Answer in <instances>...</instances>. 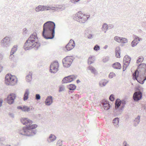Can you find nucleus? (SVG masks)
I'll return each instance as SVG.
<instances>
[{"instance_id":"nucleus-41","label":"nucleus","mask_w":146,"mask_h":146,"mask_svg":"<svg viewBox=\"0 0 146 146\" xmlns=\"http://www.w3.org/2000/svg\"><path fill=\"white\" fill-rule=\"evenodd\" d=\"M109 99L111 101H113L114 100V96L113 94H111L109 97Z\"/></svg>"},{"instance_id":"nucleus-49","label":"nucleus","mask_w":146,"mask_h":146,"mask_svg":"<svg viewBox=\"0 0 146 146\" xmlns=\"http://www.w3.org/2000/svg\"><path fill=\"white\" fill-rule=\"evenodd\" d=\"M68 81H69L68 80V78H66V80L65 81L64 80V78H63V80H62V84H65V83H64V82H68Z\"/></svg>"},{"instance_id":"nucleus-50","label":"nucleus","mask_w":146,"mask_h":146,"mask_svg":"<svg viewBox=\"0 0 146 146\" xmlns=\"http://www.w3.org/2000/svg\"><path fill=\"white\" fill-rule=\"evenodd\" d=\"M124 146H129V144L127 143L126 141H124L123 143Z\"/></svg>"},{"instance_id":"nucleus-4","label":"nucleus","mask_w":146,"mask_h":146,"mask_svg":"<svg viewBox=\"0 0 146 146\" xmlns=\"http://www.w3.org/2000/svg\"><path fill=\"white\" fill-rule=\"evenodd\" d=\"M38 40L36 33H33L31 35L25 42L24 45V49L26 50L33 48L35 50H37L41 45Z\"/></svg>"},{"instance_id":"nucleus-58","label":"nucleus","mask_w":146,"mask_h":146,"mask_svg":"<svg viewBox=\"0 0 146 146\" xmlns=\"http://www.w3.org/2000/svg\"><path fill=\"white\" fill-rule=\"evenodd\" d=\"M3 102V100L2 99H0V107H1L2 106V104Z\"/></svg>"},{"instance_id":"nucleus-22","label":"nucleus","mask_w":146,"mask_h":146,"mask_svg":"<svg viewBox=\"0 0 146 146\" xmlns=\"http://www.w3.org/2000/svg\"><path fill=\"white\" fill-rule=\"evenodd\" d=\"M120 48L119 47H117L115 49V54L116 57L120 58Z\"/></svg>"},{"instance_id":"nucleus-51","label":"nucleus","mask_w":146,"mask_h":146,"mask_svg":"<svg viewBox=\"0 0 146 146\" xmlns=\"http://www.w3.org/2000/svg\"><path fill=\"white\" fill-rule=\"evenodd\" d=\"M114 27V26L112 24H110L108 25V29H111L112 28Z\"/></svg>"},{"instance_id":"nucleus-56","label":"nucleus","mask_w":146,"mask_h":146,"mask_svg":"<svg viewBox=\"0 0 146 146\" xmlns=\"http://www.w3.org/2000/svg\"><path fill=\"white\" fill-rule=\"evenodd\" d=\"M14 56V55H11V54H10V55L9 56V58L10 59H11V60H14V58L13 57Z\"/></svg>"},{"instance_id":"nucleus-38","label":"nucleus","mask_w":146,"mask_h":146,"mask_svg":"<svg viewBox=\"0 0 146 146\" xmlns=\"http://www.w3.org/2000/svg\"><path fill=\"white\" fill-rule=\"evenodd\" d=\"M121 42H121L123 43H125L127 42V39L125 38L121 37Z\"/></svg>"},{"instance_id":"nucleus-62","label":"nucleus","mask_w":146,"mask_h":146,"mask_svg":"<svg viewBox=\"0 0 146 146\" xmlns=\"http://www.w3.org/2000/svg\"><path fill=\"white\" fill-rule=\"evenodd\" d=\"M138 124H137V123H134V126H135L136 127V126L137 125H138Z\"/></svg>"},{"instance_id":"nucleus-2","label":"nucleus","mask_w":146,"mask_h":146,"mask_svg":"<svg viewBox=\"0 0 146 146\" xmlns=\"http://www.w3.org/2000/svg\"><path fill=\"white\" fill-rule=\"evenodd\" d=\"M132 76L134 80H137L139 83L143 84L146 80V64H139Z\"/></svg>"},{"instance_id":"nucleus-8","label":"nucleus","mask_w":146,"mask_h":146,"mask_svg":"<svg viewBox=\"0 0 146 146\" xmlns=\"http://www.w3.org/2000/svg\"><path fill=\"white\" fill-rule=\"evenodd\" d=\"M5 82L8 85L13 86L17 83V79L15 76L8 74L5 76Z\"/></svg>"},{"instance_id":"nucleus-21","label":"nucleus","mask_w":146,"mask_h":146,"mask_svg":"<svg viewBox=\"0 0 146 146\" xmlns=\"http://www.w3.org/2000/svg\"><path fill=\"white\" fill-rule=\"evenodd\" d=\"M32 72L30 71L29 73L26 76V80L27 82H30L32 80Z\"/></svg>"},{"instance_id":"nucleus-30","label":"nucleus","mask_w":146,"mask_h":146,"mask_svg":"<svg viewBox=\"0 0 146 146\" xmlns=\"http://www.w3.org/2000/svg\"><path fill=\"white\" fill-rule=\"evenodd\" d=\"M17 46L14 45L11 50V55H13L14 54L17 50Z\"/></svg>"},{"instance_id":"nucleus-64","label":"nucleus","mask_w":146,"mask_h":146,"mask_svg":"<svg viewBox=\"0 0 146 146\" xmlns=\"http://www.w3.org/2000/svg\"><path fill=\"white\" fill-rule=\"evenodd\" d=\"M8 146H11L10 145H8Z\"/></svg>"},{"instance_id":"nucleus-43","label":"nucleus","mask_w":146,"mask_h":146,"mask_svg":"<svg viewBox=\"0 0 146 146\" xmlns=\"http://www.w3.org/2000/svg\"><path fill=\"white\" fill-rule=\"evenodd\" d=\"M40 96L39 94H37L35 96V99L37 100H39L40 99Z\"/></svg>"},{"instance_id":"nucleus-42","label":"nucleus","mask_w":146,"mask_h":146,"mask_svg":"<svg viewBox=\"0 0 146 146\" xmlns=\"http://www.w3.org/2000/svg\"><path fill=\"white\" fill-rule=\"evenodd\" d=\"M109 60V57H106L105 58L103 59V61L104 63H106L108 62Z\"/></svg>"},{"instance_id":"nucleus-47","label":"nucleus","mask_w":146,"mask_h":146,"mask_svg":"<svg viewBox=\"0 0 146 146\" xmlns=\"http://www.w3.org/2000/svg\"><path fill=\"white\" fill-rule=\"evenodd\" d=\"M80 0H71V2L73 3H76L79 2Z\"/></svg>"},{"instance_id":"nucleus-55","label":"nucleus","mask_w":146,"mask_h":146,"mask_svg":"<svg viewBox=\"0 0 146 146\" xmlns=\"http://www.w3.org/2000/svg\"><path fill=\"white\" fill-rule=\"evenodd\" d=\"M23 107H22L21 106H18L17 107V109H18L21 110L22 111L23 110Z\"/></svg>"},{"instance_id":"nucleus-25","label":"nucleus","mask_w":146,"mask_h":146,"mask_svg":"<svg viewBox=\"0 0 146 146\" xmlns=\"http://www.w3.org/2000/svg\"><path fill=\"white\" fill-rule=\"evenodd\" d=\"M29 94V90L28 89H26L23 96V100L24 101H25L28 99Z\"/></svg>"},{"instance_id":"nucleus-44","label":"nucleus","mask_w":146,"mask_h":146,"mask_svg":"<svg viewBox=\"0 0 146 146\" xmlns=\"http://www.w3.org/2000/svg\"><path fill=\"white\" fill-rule=\"evenodd\" d=\"M127 64L124 63V64L123 66V71H124L126 69L127 67L128 66Z\"/></svg>"},{"instance_id":"nucleus-40","label":"nucleus","mask_w":146,"mask_h":146,"mask_svg":"<svg viewBox=\"0 0 146 146\" xmlns=\"http://www.w3.org/2000/svg\"><path fill=\"white\" fill-rule=\"evenodd\" d=\"M94 50L96 51H98L100 49V46L98 44L96 45L94 48Z\"/></svg>"},{"instance_id":"nucleus-36","label":"nucleus","mask_w":146,"mask_h":146,"mask_svg":"<svg viewBox=\"0 0 146 146\" xmlns=\"http://www.w3.org/2000/svg\"><path fill=\"white\" fill-rule=\"evenodd\" d=\"M116 76V74L113 72H111L108 76L109 78H112L113 77L115 76Z\"/></svg>"},{"instance_id":"nucleus-18","label":"nucleus","mask_w":146,"mask_h":146,"mask_svg":"<svg viewBox=\"0 0 146 146\" xmlns=\"http://www.w3.org/2000/svg\"><path fill=\"white\" fill-rule=\"evenodd\" d=\"M53 102L52 97L51 96H48L45 102V104L48 106L50 105Z\"/></svg>"},{"instance_id":"nucleus-20","label":"nucleus","mask_w":146,"mask_h":146,"mask_svg":"<svg viewBox=\"0 0 146 146\" xmlns=\"http://www.w3.org/2000/svg\"><path fill=\"white\" fill-rule=\"evenodd\" d=\"M131 58L129 56L125 55L123 58V62L125 64H127V66H129L131 61Z\"/></svg>"},{"instance_id":"nucleus-3","label":"nucleus","mask_w":146,"mask_h":146,"mask_svg":"<svg viewBox=\"0 0 146 146\" xmlns=\"http://www.w3.org/2000/svg\"><path fill=\"white\" fill-rule=\"evenodd\" d=\"M55 23L52 21H47L43 25L42 36L46 39H52L55 36Z\"/></svg>"},{"instance_id":"nucleus-33","label":"nucleus","mask_w":146,"mask_h":146,"mask_svg":"<svg viewBox=\"0 0 146 146\" xmlns=\"http://www.w3.org/2000/svg\"><path fill=\"white\" fill-rule=\"evenodd\" d=\"M38 6L40 7H39V10H40V11L49 10V9L47 8L46 7L42 6L41 5H39Z\"/></svg>"},{"instance_id":"nucleus-37","label":"nucleus","mask_w":146,"mask_h":146,"mask_svg":"<svg viewBox=\"0 0 146 146\" xmlns=\"http://www.w3.org/2000/svg\"><path fill=\"white\" fill-rule=\"evenodd\" d=\"M121 38V37L116 36L114 37V40L118 42H120Z\"/></svg>"},{"instance_id":"nucleus-39","label":"nucleus","mask_w":146,"mask_h":146,"mask_svg":"<svg viewBox=\"0 0 146 146\" xmlns=\"http://www.w3.org/2000/svg\"><path fill=\"white\" fill-rule=\"evenodd\" d=\"M57 9V11H59V10L60 11H62L66 9V7L64 6H63L62 5V7H56Z\"/></svg>"},{"instance_id":"nucleus-48","label":"nucleus","mask_w":146,"mask_h":146,"mask_svg":"<svg viewBox=\"0 0 146 146\" xmlns=\"http://www.w3.org/2000/svg\"><path fill=\"white\" fill-rule=\"evenodd\" d=\"M49 10L57 11V9L56 7H52L50 8V9H49Z\"/></svg>"},{"instance_id":"nucleus-10","label":"nucleus","mask_w":146,"mask_h":146,"mask_svg":"<svg viewBox=\"0 0 146 146\" xmlns=\"http://www.w3.org/2000/svg\"><path fill=\"white\" fill-rule=\"evenodd\" d=\"M73 60L70 56H67L62 60V63L64 67L68 68L71 66Z\"/></svg>"},{"instance_id":"nucleus-1","label":"nucleus","mask_w":146,"mask_h":146,"mask_svg":"<svg viewBox=\"0 0 146 146\" xmlns=\"http://www.w3.org/2000/svg\"><path fill=\"white\" fill-rule=\"evenodd\" d=\"M20 121L26 126L23 127L22 129L19 130V134L27 136H34L36 134L37 131L35 128L38 126L37 125L32 124L33 121L27 118H22Z\"/></svg>"},{"instance_id":"nucleus-12","label":"nucleus","mask_w":146,"mask_h":146,"mask_svg":"<svg viewBox=\"0 0 146 146\" xmlns=\"http://www.w3.org/2000/svg\"><path fill=\"white\" fill-rule=\"evenodd\" d=\"M16 97V94L14 93H11L8 95L7 98V102L10 104H11L14 102Z\"/></svg>"},{"instance_id":"nucleus-32","label":"nucleus","mask_w":146,"mask_h":146,"mask_svg":"<svg viewBox=\"0 0 146 146\" xmlns=\"http://www.w3.org/2000/svg\"><path fill=\"white\" fill-rule=\"evenodd\" d=\"M140 116L139 115H138L137 117L135 118L134 120V121L138 124L140 121Z\"/></svg>"},{"instance_id":"nucleus-34","label":"nucleus","mask_w":146,"mask_h":146,"mask_svg":"<svg viewBox=\"0 0 146 146\" xmlns=\"http://www.w3.org/2000/svg\"><path fill=\"white\" fill-rule=\"evenodd\" d=\"M108 29V25L106 23H104L102 26V29L103 31L104 30L107 31Z\"/></svg>"},{"instance_id":"nucleus-5","label":"nucleus","mask_w":146,"mask_h":146,"mask_svg":"<svg viewBox=\"0 0 146 146\" xmlns=\"http://www.w3.org/2000/svg\"><path fill=\"white\" fill-rule=\"evenodd\" d=\"M125 104L126 101L124 100L121 101L119 99H117L115 102V109L114 112H118L117 113L118 115L121 114Z\"/></svg>"},{"instance_id":"nucleus-45","label":"nucleus","mask_w":146,"mask_h":146,"mask_svg":"<svg viewBox=\"0 0 146 146\" xmlns=\"http://www.w3.org/2000/svg\"><path fill=\"white\" fill-rule=\"evenodd\" d=\"M64 88L63 86H60L59 88V90L58 91L59 92H61L64 90Z\"/></svg>"},{"instance_id":"nucleus-63","label":"nucleus","mask_w":146,"mask_h":146,"mask_svg":"<svg viewBox=\"0 0 146 146\" xmlns=\"http://www.w3.org/2000/svg\"><path fill=\"white\" fill-rule=\"evenodd\" d=\"M107 47H108V46L107 45H106L105 46L104 48L105 49H106L107 48Z\"/></svg>"},{"instance_id":"nucleus-60","label":"nucleus","mask_w":146,"mask_h":146,"mask_svg":"<svg viewBox=\"0 0 146 146\" xmlns=\"http://www.w3.org/2000/svg\"><path fill=\"white\" fill-rule=\"evenodd\" d=\"M3 58V56L0 53V60H1Z\"/></svg>"},{"instance_id":"nucleus-19","label":"nucleus","mask_w":146,"mask_h":146,"mask_svg":"<svg viewBox=\"0 0 146 146\" xmlns=\"http://www.w3.org/2000/svg\"><path fill=\"white\" fill-rule=\"evenodd\" d=\"M67 88L70 90L69 91V93L70 94L72 93L74 90H75L76 87V86L72 84H71L67 86Z\"/></svg>"},{"instance_id":"nucleus-61","label":"nucleus","mask_w":146,"mask_h":146,"mask_svg":"<svg viewBox=\"0 0 146 146\" xmlns=\"http://www.w3.org/2000/svg\"><path fill=\"white\" fill-rule=\"evenodd\" d=\"M76 82L77 84H78V83L80 82V81L79 79H78L77 80Z\"/></svg>"},{"instance_id":"nucleus-31","label":"nucleus","mask_w":146,"mask_h":146,"mask_svg":"<svg viewBox=\"0 0 146 146\" xmlns=\"http://www.w3.org/2000/svg\"><path fill=\"white\" fill-rule=\"evenodd\" d=\"M30 110V108L29 107L26 106H23L22 111H23L24 112H26V111L28 112Z\"/></svg>"},{"instance_id":"nucleus-15","label":"nucleus","mask_w":146,"mask_h":146,"mask_svg":"<svg viewBox=\"0 0 146 146\" xmlns=\"http://www.w3.org/2000/svg\"><path fill=\"white\" fill-rule=\"evenodd\" d=\"M101 105L102 106H103L105 110H108L110 109V105L109 104V101L106 100H103L101 102Z\"/></svg>"},{"instance_id":"nucleus-46","label":"nucleus","mask_w":146,"mask_h":146,"mask_svg":"<svg viewBox=\"0 0 146 146\" xmlns=\"http://www.w3.org/2000/svg\"><path fill=\"white\" fill-rule=\"evenodd\" d=\"M62 141L60 140H59L58 141V142L57 143V144L58 145H59V146H61L62 145Z\"/></svg>"},{"instance_id":"nucleus-6","label":"nucleus","mask_w":146,"mask_h":146,"mask_svg":"<svg viewBox=\"0 0 146 146\" xmlns=\"http://www.w3.org/2000/svg\"><path fill=\"white\" fill-rule=\"evenodd\" d=\"M135 92L133 96L134 100L137 102L141 100L142 98V93L143 88L140 86L136 87L135 88Z\"/></svg>"},{"instance_id":"nucleus-29","label":"nucleus","mask_w":146,"mask_h":146,"mask_svg":"<svg viewBox=\"0 0 146 146\" xmlns=\"http://www.w3.org/2000/svg\"><path fill=\"white\" fill-rule=\"evenodd\" d=\"M119 121V118L118 117H116L113 119L112 123L115 126L117 127L118 125Z\"/></svg>"},{"instance_id":"nucleus-7","label":"nucleus","mask_w":146,"mask_h":146,"mask_svg":"<svg viewBox=\"0 0 146 146\" xmlns=\"http://www.w3.org/2000/svg\"><path fill=\"white\" fill-rule=\"evenodd\" d=\"M89 18L88 15H83L80 11L76 13L73 16L74 19L81 23H84Z\"/></svg>"},{"instance_id":"nucleus-9","label":"nucleus","mask_w":146,"mask_h":146,"mask_svg":"<svg viewBox=\"0 0 146 146\" xmlns=\"http://www.w3.org/2000/svg\"><path fill=\"white\" fill-rule=\"evenodd\" d=\"M59 64L57 60L54 61L50 66V72L53 74L56 73L58 71Z\"/></svg>"},{"instance_id":"nucleus-11","label":"nucleus","mask_w":146,"mask_h":146,"mask_svg":"<svg viewBox=\"0 0 146 146\" xmlns=\"http://www.w3.org/2000/svg\"><path fill=\"white\" fill-rule=\"evenodd\" d=\"M75 45L74 41L71 39L69 42L64 48L63 50L66 52L70 50L74 47Z\"/></svg>"},{"instance_id":"nucleus-35","label":"nucleus","mask_w":146,"mask_h":146,"mask_svg":"<svg viewBox=\"0 0 146 146\" xmlns=\"http://www.w3.org/2000/svg\"><path fill=\"white\" fill-rule=\"evenodd\" d=\"M23 34L24 36H26L27 34H29V32L28 30H27V28H25L23 30Z\"/></svg>"},{"instance_id":"nucleus-59","label":"nucleus","mask_w":146,"mask_h":146,"mask_svg":"<svg viewBox=\"0 0 146 146\" xmlns=\"http://www.w3.org/2000/svg\"><path fill=\"white\" fill-rule=\"evenodd\" d=\"M141 60H139V59H137V60L136 62L137 63H139V62H141Z\"/></svg>"},{"instance_id":"nucleus-28","label":"nucleus","mask_w":146,"mask_h":146,"mask_svg":"<svg viewBox=\"0 0 146 146\" xmlns=\"http://www.w3.org/2000/svg\"><path fill=\"white\" fill-rule=\"evenodd\" d=\"M88 68L89 70L91 71L92 73L94 74H97V73L96 69L93 66H90L88 67Z\"/></svg>"},{"instance_id":"nucleus-16","label":"nucleus","mask_w":146,"mask_h":146,"mask_svg":"<svg viewBox=\"0 0 146 146\" xmlns=\"http://www.w3.org/2000/svg\"><path fill=\"white\" fill-rule=\"evenodd\" d=\"M133 35L134 36V38L131 43V46L132 47L136 46L140 40V38L138 36L135 35Z\"/></svg>"},{"instance_id":"nucleus-26","label":"nucleus","mask_w":146,"mask_h":146,"mask_svg":"<svg viewBox=\"0 0 146 146\" xmlns=\"http://www.w3.org/2000/svg\"><path fill=\"white\" fill-rule=\"evenodd\" d=\"M56 136L54 135L51 134L49 138L47 139V141L48 142H52L56 140Z\"/></svg>"},{"instance_id":"nucleus-13","label":"nucleus","mask_w":146,"mask_h":146,"mask_svg":"<svg viewBox=\"0 0 146 146\" xmlns=\"http://www.w3.org/2000/svg\"><path fill=\"white\" fill-rule=\"evenodd\" d=\"M16 97V94L14 93H11L8 95L7 98V102L10 104H11L14 102Z\"/></svg>"},{"instance_id":"nucleus-53","label":"nucleus","mask_w":146,"mask_h":146,"mask_svg":"<svg viewBox=\"0 0 146 146\" xmlns=\"http://www.w3.org/2000/svg\"><path fill=\"white\" fill-rule=\"evenodd\" d=\"M9 115L12 118H14V114L13 113H9Z\"/></svg>"},{"instance_id":"nucleus-52","label":"nucleus","mask_w":146,"mask_h":146,"mask_svg":"<svg viewBox=\"0 0 146 146\" xmlns=\"http://www.w3.org/2000/svg\"><path fill=\"white\" fill-rule=\"evenodd\" d=\"M139 60H141V61L142 62L144 58L142 56H140L138 57V59Z\"/></svg>"},{"instance_id":"nucleus-24","label":"nucleus","mask_w":146,"mask_h":146,"mask_svg":"<svg viewBox=\"0 0 146 146\" xmlns=\"http://www.w3.org/2000/svg\"><path fill=\"white\" fill-rule=\"evenodd\" d=\"M108 82V80L106 79H103L99 83L100 86L101 87L105 86Z\"/></svg>"},{"instance_id":"nucleus-54","label":"nucleus","mask_w":146,"mask_h":146,"mask_svg":"<svg viewBox=\"0 0 146 146\" xmlns=\"http://www.w3.org/2000/svg\"><path fill=\"white\" fill-rule=\"evenodd\" d=\"M40 6H38V7H36L35 9V10L37 12H39V11H40V10H39V7Z\"/></svg>"},{"instance_id":"nucleus-23","label":"nucleus","mask_w":146,"mask_h":146,"mask_svg":"<svg viewBox=\"0 0 146 146\" xmlns=\"http://www.w3.org/2000/svg\"><path fill=\"white\" fill-rule=\"evenodd\" d=\"M112 67L114 69H120L121 66L120 64L118 62H116L112 64Z\"/></svg>"},{"instance_id":"nucleus-17","label":"nucleus","mask_w":146,"mask_h":146,"mask_svg":"<svg viewBox=\"0 0 146 146\" xmlns=\"http://www.w3.org/2000/svg\"><path fill=\"white\" fill-rule=\"evenodd\" d=\"M76 78L77 76H75L74 75H69L67 76H66L64 78V80L65 81V80L66 78H68V80L69 81H68V82H64V83L70 82L74 81L75 79Z\"/></svg>"},{"instance_id":"nucleus-27","label":"nucleus","mask_w":146,"mask_h":146,"mask_svg":"<svg viewBox=\"0 0 146 146\" xmlns=\"http://www.w3.org/2000/svg\"><path fill=\"white\" fill-rule=\"evenodd\" d=\"M95 60V58L94 56H91L88 58V64L89 65H90L93 63L94 61Z\"/></svg>"},{"instance_id":"nucleus-14","label":"nucleus","mask_w":146,"mask_h":146,"mask_svg":"<svg viewBox=\"0 0 146 146\" xmlns=\"http://www.w3.org/2000/svg\"><path fill=\"white\" fill-rule=\"evenodd\" d=\"M1 44L4 46L7 47L11 44L10 39L9 37H6L1 41Z\"/></svg>"},{"instance_id":"nucleus-57","label":"nucleus","mask_w":146,"mask_h":146,"mask_svg":"<svg viewBox=\"0 0 146 146\" xmlns=\"http://www.w3.org/2000/svg\"><path fill=\"white\" fill-rule=\"evenodd\" d=\"M92 38V35L90 34L88 36V39H91Z\"/></svg>"}]
</instances>
